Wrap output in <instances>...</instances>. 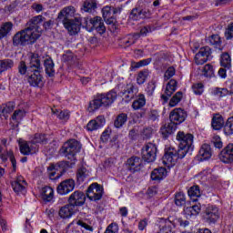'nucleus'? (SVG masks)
Segmentation results:
<instances>
[{"label": "nucleus", "instance_id": "nucleus-54", "mask_svg": "<svg viewBox=\"0 0 233 233\" xmlns=\"http://www.w3.org/2000/svg\"><path fill=\"white\" fill-rule=\"evenodd\" d=\"M192 90L196 96H201L205 92V86L201 83H197L192 86Z\"/></svg>", "mask_w": 233, "mask_h": 233}, {"label": "nucleus", "instance_id": "nucleus-4", "mask_svg": "<svg viewBox=\"0 0 233 233\" xmlns=\"http://www.w3.org/2000/svg\"><path fill=\"white\" fill-rule=\"evenodd\" d=\"M178 145V157H185L187 154L194 150V135L185 131H178L177 134Z\"/></svg>", "mask_w": 233, "mask_h": 233}, {"label": "nucleus", "instance_id": "nucleus-46", "mask_svg": "<svg viewBox=\"0 0 233 233\" xmlns=\"http://www.w3.org/2000/svg\"><path fill=\"white\" fill-rule=\"evenodd\" d=\"M53 113L56 114V116L60 119V121H68L70 119V112L68 110H63V111H54Z\"/></svg>", "mask_w": 233, "mask_h": 233}, {"label": "nucleus", "instance_id": "nucleus-34", "mask_svg": "<svg viewBox=\"0 0 233 233\" xmlns=\"http://www.w3.org/2000/svg\"><path fill=\"white\" fill-rule=\"evenodd\" d=\"M29 139L31 141V145H33L34 147H39V145L46 141V137H45V135L39 133L35 134Z\"/></svg>", "mask_w": 233, "mask_h": 233}, {"label": "nucleus", "instance_id": "nucleus-53", "mask_svg": "<svg viewBox=\"0 0 233 233\" xmlns=\"http://www.w3.org/2000/svg\"><path fill=\"white\" fill-rule=\"evenodd\" d=\"M151 59L148 58V59H144V60H141L139 62H132L131 63V68H141V66H147V65H150L151 63Z\"/></svg>", "mask_w": 233, "mask_h": 233}, {"label": "nucleus", "instance_id": "nucleus-6", "mask_svg": "<svg viewBox=\"0 0 233 233\" xmlns=\"http://www.w3.org/2000/svg\"><path fill=\"white\" fill-rule=\"evenodd\" d=\"M81 150V144L76 139L69 140L62 147V153L67 157L75 161L76 154Z\"/></svg>", "mask_w": 233, "mask_h": 233}, {"label": "nucleus", "instance_id": "nucleus-35", "mask_svg": "<svg viewBox=\"0 0 233 233\" xmlns=\"http://www.w3.org/2000/svg\"><path fill=\"white\" fill-rule=\"evenodd\" d=\"M97 8V1L96 0H86L83 5L82 10L84 12L92 13Z\"/></svg>", "mask_w": 233, "mask_h": 233}, {"label": "nucleus", "instance_id": "nucleus-13", "mask_svg": "<svg viewBox=\"0 0 233 233\" xmlns=\"http://www.w3.org/2000/svg\"><path fill=\"white\" fill-rule=\"evenodd\" d=\"M212 51L208 46H204L199 49L198 53L195 55V63L196 65H205L208 61Z\"/></svg>", "mask_w": 233, "mask_h": 233}, {"label": "nucleus", "instance_id": "nucleus-58", "mask_svg": "<svg viewBox=\"0 0 233 233\" xmlns=\"http://www.w3.org/2000/svg\"><path fill=\"white\" fill-rule=\"evenodd\" d=\"M137 39H139V34L137 33L135 35H130L125 43L127 46H130V45H134Z\"/></svg>", "mask_w": 233, "mask_h": 233}, {"label": "nucleus", "instance_id": "nucleus-33", "mask_svg": "<svg viewBox=\"0 0 233 233\" xmlns=\"http://www.w3.org/2000/svg\"><path fill=\"white\" fill-rule=\"evenodd\" d=\"M159 230L157 233H170L172 229L170 228V221L165 220L164 218H160L158 223Z\"/></svg>", "mask_w": 233, "mask_h": 233}, {"label": "nucleus", "instance_id": "nucleus-64", "mask_svg": "<svg viewBox=\"0 0 233 233\" xmlns=\"http://www.w3.org/2000/svg\"><path fill=\"white\" fill-rule=\"evenodd\" d=\"M147 225H148V221L147 219L140 220L138 223V229L145 230V228H147Z\"/></svg>", "mask_w": 233, "mask_h": 233}, {"label": "nucleus", "instance_id": "nucleus-15", "mask_svg": "<svg viewBox=\"0 0 233 233\" xmlns=\"http://www.w3.org/2000/svg\"><path fill=\"white\" fill-rule=\"evenodd\" d=\"M81 25H83V20L81 18H75L66 24H64V26L68 31L70 35H76V34H79Z\"/></svg>", "mask_w": 233, "mask_h": 233}, {"label": "nucleus", "instance_id": "nucleus-31", "mask_svg": "<svg viewBox=\"0 0 233 233\" xmlns=\"http://www.w3.org/2000/svg\"><path fill=\"white\" fill-rule=\"evenodd\" d=\"M40 194L45 201H52L54 199V189L50 187H42Z\"/></svg>", "mask_w": 233, "mask_h": 233}, {"label": "nucleus", "instance_id": "nucleus-57", "mask_svg": "<svg viewBox=\"0 0 233 233\" xmlns=\"http://www.w3.org/2000/svg\"><path fill=\"white\" fill-rule=\"evenodd\" d=\"M119 226L116 223H111L106 229L105 233H118Z\"/></svg>", "mask_w": 233, "mask_h": 233}, {"label": "nucleus", "instance_id": "nucleus-29", "mask_svg": "<svg viewBox=\"0 0 233 233\" xmlns=\"http://www.w3.org/2000/svg\"><path fill=\"white\" fill-rule=\"evenodd\" d=\"M14 24L12 22H5L0 26V40L5 39L12 32Z\"/></svg>", "mask_w": 233, "mask_h": 233}, {"label": "nucleus", "instance_id": "nucleus-2", "mask_svg": "<svg viewBox=\"0 0 233 233\" xmlns=\"http://www.w3.org/2000/svg\"><path fill=\"white\" fill-rule=\"evenodd\" d=\"M28 74H30L27 78L29 85H31V86H39L40 83L43 81V76H41V60L39 59V55L33 54L31 56Z\"/></svg>", "mask_w": 233, "mask_h": 233}, {"label": "nucleus", "instance_id": "nucleus-11", "mask_svg": "<svg viewBox=\"0 0 233 233\" xmlns=\"http://www.w3.org/2000/svg\"><path fill=\"white\" fill-rule=\"evenodd\" d=\"M86 196L90 201H99L103 198V188L98 184L93 183L87 188Z\"/></svg>", "mask_w": 233, "mask_h": 233}, {"label": "nucleus", "instance_id": "nucleus-1", "mask_svg": "<svg viewBox=\"0 0 233 233\" xmlns=\"http://www.w3.org/2000/svg\"><path fill=\"white\" fill-rule=\"evenodd\" d=\"M40 37L41 31L37 27H26L14 35L13 46H26V45H34Z\"/></svg>", "mask_w": 233, "mask_h": 233}, {"label": "nucleus", "instance_id": "nucleus-41", "mask_svg": "<svg viewBox=\"0 0 233 233\" xmlns=\"http://www.w3.org/2000/svg\"><path fill=\"white\" fill-rule=\"evenodd\" d=\"M15 108L14 103L9 102L6 105H3L0 108V116H4V117H6L7 114H10V112H13Z\"/></svg>", "mask_w": 233, "mask_h": 233}, {"label": "nucleus", "instance_id": "nucleus-19", "mask_svg": "<svg viewBox=\"0 0 233 233\" xmlns=\"http://www.w3.org/2000/svg\"><path fill=\"white\" fill-rule=\"evenodd\" d=\"M76 210L77 209H76V206L67 204L60 208L58 215L61 219H70V218L76 214Z\"/></svg>", "mask_w": 233, "mask_h": 233}, {"label": "nucleus", "instance_id": "nucleus-20", "mask_svg": "<svg viewBox=\"0 0 233 233\" xmlns=\"http://www.w3.org/2000/svg\"><path fill=\"white\" fill-rule=\"evenodd\" d=\"M86 197L81 191H75L69 197V204L74 205V207H81V205H85V201Z\"/></svg>", "mask_w": 233, "mask_h": 233}, {"label": "nucleus", "instance_id": "nucleus-32", "mask_svg": "<svg viewBox=\"0 0 233 233\" xmlns=\"http://www.w3.org/2000/svg\"><path fill=\"white\" fill-rule=\"evenodd\" d=\"M122 97L127 103L134 98V86L132 84L127 86L124 92H122Z\"/></svg>", "mask_w": 233, "mask_h": 233}, {"label": "nucleus", "instance_id": "nucleus-24", "mask_svg": "<svg viewBox=\"0 0 233 233\" xmlns=\"http://www.w3.org/2000/svg\"><path fill=\"white\" fill-rule=\"evenodd\" d=\"M177 88V82L171 79L166 86L165 94L161 96L162 99H164V101H168V97H170V96L176 92Z\"/></svg>", "mask_w": 233, "mask_h": 233}, {"label": "nucleus", "instance_id": "nucleus-28", "mask_svg": "<svg viewBox=\"0 0 233 233\" xmlns=\"http://www.w3.org/2000/svg\"><path fill=\"white\" fill-rule=\"evenodd\" d=\"M220 66L227 70H230L232 68V56L230 54L225 52L220 56Z\"/></svg>", "mask_w": 233, "mask_h": 233}, {"label": "nucleus", "instance_id": "nucleus-48", "mask_svg": "<svg viewBox=\"0 0 233 233\" xmlns=\"http://www.w3.org/2000/svg\"><path fill=\"white\" fill-rule=\"evenodd\" d=\"M148 76H150L148 70L140 71L137 76V85H143L148 79Z\"/></svg>", "mask_w": 233, "mask_h": 233}, {"label": "nucleus", "instance_id": "nucleus-30", "mask_svg": "<svg viewBox=\"0 0 233 233\" xmlns=\"http://www.w3.org/2000/svg\"><path fill=\"white\" fill-rule=\"evenodd\" d=\"M223 125H225V120L221 115H216L213 116L211 127L214 130H221V128H223Z\"/></svg>", "mask_w": 233, "mask_h": 233}, {"label": "nucleus", "instance_id": "nucleus-27", "mask_svg": "<svg viewBox=\"0 0 233 233\" xmlns=\"http://www.w3.org/2000/svg\"><path fill=\"white\" fill-rule=\"evenodd\" d=\"M167 177V169L165 167L155 168L151 172V179L153 181H162Z\"/></svg>", "mask_w": 233, "mask_h": 233}, {"label": "nucleus", "instance_id": "nucleus-55", "mask_svg": "<svg viewBox=\"0 0 233 233\" xmlns=\"http://www.w3.org/2000/svg\"><path fill=\"white\" fill-rule=\"evenodd\" d=\"M156 85H157V81L156 80H151L146 88V92L147 96H152L154 94V91L156 90Z\"/></svg>", "mask_w": 233, "mask_h": 233}, {"label": "nucleus", "instance_id": "nucleus-16", "mask_svg": "<svg viewBox=\"0 0 233 233\" xmlns=\"http://www.w3.org/2000/svg\"><path fill=\"white\" fill-rule=\"evenodd\" d=\"M26 180L23 176H18L11 183L12 188L15 194H25L26 192Z\"/></svg>", "mask_w": 233, "mask_h": 233}, {"label": "nucleus", "instance_id": "nucleus-40", "mask_svg": "<svg viewBox=\"0 0 233 233\" xmlns=\"http://www.w3.org/2000/svg\"><path fill=\"white\" fill-rule=\"evenodd\" d=\"M90 176V172L86 169V167H80L76 174V179L79 183H83L86 177Z\"/></svg>", "mask_w": 233, "mask_h": 233}, {"label": "nucleus", "instance_id": "nucleus-25", "mask_svg": "<svg viewBox=\"0 0 233 233\" xmlns=\"http://www.w3.org/2000/svg\"><path fill=\"white\" fill-rule=\"evenodd\" d=\"M200 161H207L212 157V148L208 144H203L198 151Z\"/></svg>", "mask_w": 233, "mask_h": 233}, {"label": "nucleus", "instance_id": "nucleus-49", "mask_svg": "<svg viewBox=\"0 0 233 233\" xmlns=\"http://www.w3.org/2000/svg\"><path fill=\"white\" fill-rule=\"evenodd\" d=\"M187 201V198H185V193L183 192H178L175 196V205L177 207H183Z\"/></svg>", "mask_w": 233, "mask_h": 233}, {"label": "nucleus", "instance_id": "nucleus-10", "mask_svg": "<svg viewBox=\"0 0 233 233\" xmlns=\"http://www.w3.org/2000/svg\"><path fill=\"white\" fill-rule=\"evenodd\" d=\"M18 145L20 152L23 154V156H30V154H37V152H39V147L34 146V144L31 143V140L28 142L19 138Z\"/></svg>", "mask_w": 233, "mask_h": 233}, {"label": "nucleus", "instance_id": "nucleus-47", "mask_svg": "<svg viewBox=\"0 0 233 233\" xmlns=\"http://www.w3.org/2000/svg\"><path fill=\"white\" fill-rule=\"evenodd\" d=\"M26 116V113L23 109H17L14 112L13 116H11L12 121H15V123H19V121L23 120V117Z\"/></svg>", "mask_w": 233, "mask_h": 233}, {"label": "nucleus", "instance_id": "nucleus-37", "mask_svg": "<svg viewBox=\"0 0 233 233\" xmlns=\"http://www.w3.org/2000/svg\"><path fill=\"white\" fill-rule=\"evenodd\" d=\"M11 68H14V60H0V74H3V72H6V70H10Z\"/></svg>", "mask_w": 233, "mask_h": 233}, {"label": "nucleus", "instance_id": "nucleus-38", "mask_svg": "<svg viewBox=\"0 0 233 233\" xmlns=\"http://www.w3.org/2000/svg\"><path fill=\"white\" fill-rule=\"evenodd\" d=\"M145 105H147L145 95H139L138 98L133 102L132 108L134 110H139L140 108H143Z\"/></svg>", "mask_w": 233, "mask_h": 233}, {"label": "nucleus", "instance_id": "nucleus-18", "mask_svg": "<svg viewBox=\"0 0 233 233\" xmlns=\"http://www.w3.org/2000/svg\"><path fill=\"white\" fill-rule=\"evenodd\" d=\"M119 13H121L120 8H112L108 5L105 6L102 9V15L106 23H107V25H113V23H116V18L112 17V14H119Z\"/></svg>", "mask_w": 233, "mask_h": 233}, {"label": "nucleus", "instance_id": "nucleus-9", "mask_svg": "<svg viewBox=\"0 0 233 233\" xmlns=\"http://www.w3.org/2000/svg\"><path fill=\"white\" fill-rule=\"evenodd\" d=\"M179 149L177 151L174 149H169L164 157H162V163L165 165V167H167V168H170L177 163V159H183V157H179L178 155Z\"/></svg>", "mask_w": 233, "mask_h": 233}, {"label": "nucleus", "instance_id": "nucleus-36", "mask_svg": "<svg viewBox=\"0 0 233 233\" xmlns=\"http://www.w3.org/2000/svg\"><path fill=\"white\" fill-rule=\"evenodd\" d=\"M44 66L47 76H52L54 74H56V69L54 68V60H52V58H46L44 62Z\"/></svg>", "mask_w": 233, "mask_h": 233}, {"label": "nucleus", "instance_id": "nucleus-5", "mask_svg": "<svg viewBox=\"0 0 233 233\" xmlns=\"http://www.w3.org/2000/svg\"><path fill=\"white\" fill-rule=\"evenodd\" d=\"M84 25L87 32H93L96 30L97 34H105L106 32V27H105V23L103 18L100 16H95L93 18H84Z\"/></svg>", "mask_w": 233, "mask_h": 233}, {"label": "nucleus", "instance_id": "nucleus-51", "mask_svg": "<svg viewBox=\"0 0 233 233\" xmlns=\"http://www.w3.org/2000/svg\"><path fill=\"white\" fill-rule=\"evenodd\" d=\"M202 74L205 77H214V66H212V65L207 64L203 67Z\"/></svg>", "mask_w": 233, "mask_h": 233}, {"label": "nucleus", "instance_id": "nucleus-39", "mask_svg": "<svg viewBox=\"0 0 233 233\" xmlns=\"http://www.w3.org/2000/svg\"><path fill=\"white\" fill-rule=\"evenodd\" d=\"M69 227H80L81 228H84V230H87L88 232H94V228L92 226L86 224L83 220H74Z\"/></svg>", "mask_w": 233, "mask_h": 233}, {"label": "nucleus", "instance_id": "nucleus-44", "mask_svg": "<svg viewBox=\"0 0 233 233\" xmlns=\"http://www.w3.org/2000/svg\"><path fill=\"white\" fill-rule=\"evenodd\" d=\"M213 94L217 97H226V96H230L233 94V91H228L227 88L217 87L214 89Z\"/></svg>", "mask_w": 233, "mask_h": 233}, {"label": "nucleus", "instance_id": "nucleus-21", "mask_svg": "<svg viewBox=\"0 0 233 233\" xmlns=\"http://www.w3.org/2000/svg\"><path fill=\"white\" fill-rule=\"evenodd\" d=\"M219 159L222 163L233 162V144H228L219 154Z\"/></svg>", "mask_w": 233, "mask_h": 233}, {"label": "nucleus", "instance_id": "nucleus-60", "mask_svg": "<svg viewBox=\"0 0 233 233\" xmlns=\"http://www.w3.org/2000/svg\"><path fill=\"white\" fill-rule=\"evenodd\" d=\"M175 223L176 225H179V227H182L183 228H186V227H188V225H190V222L188 220H183V218H176Z\"/></svg>", "mask_w": 233, "mask_h": 233}, {"label": "nucleus", "instance_id": "nucleus-56", "mask_svg": "<svg viewBox=\"0 0 233 233\" xmlns=\"http://www.w3.org/2000/svg\"><path fill=\"white\" fill-rule=\"evenodd\" d=\"M175 75H176V68L172 66L168 67L164 75L165 81H168V79H170V77H174Z\"/></svg>", "mask_w": 233, "mask_h": 233}, {"label": "nucleus", "instance_id": "nucleus-17", "mask_svg": "<svg viewBox=\"0 0 233 233\" xmlns=\"http://www.w3.org/2000/svg\"><path fill=\"white\" fill-rule=\"evenodd\" d=\"M106 123V120L105 119L104 116H98L96 119L90 120L86 127V130L87 132H94L96 130H99V128H102V127H105V124Z\"/></svg>", "mask_w": 233, "mask_h": 233}, {"label": "nucleus", "instance_id": "nucleus-14", "mask_svg": "<svg viewBox=\"0 0 233 233\" xmlns=\"http://www.w3.org/2000/svg\"><path fill=\"white\" fill-rule=\"evenodd\" d=\"M169 118L174 125H181L187 119V112L182 108H176L170 113Z\"/></svg>", "mask_w": 233, "mask_h": 233}, {"label": "nucleus", "instance_id": "nucleus-7", "mask_svg": "<svg viewBox=\"0 0 233 233\" xmlns=\"http://www.w3.org/2000/svg\"><path fill=\"white\" fill-rule=\"evenodd\" d=\"M157 154V147L156 144L147 143L142 148V159L147 161V163H154L156 161V157Z\"/></svg>", "mask_w": 233, "mask_h": 233}, {"label": "nucleus", "instance_id": "nucleus-43", "mask_svg": "<svg viewBox=\"0 0 233 233\" xmlns=\"http://www.w3.org/2000/svg\"><path fill=\"white\" fill-rule=\"evenodd\" d=\"M127 119H128V116H127V114L122 113L118 115L116 119L115 120L116 128H121V127H123V125L127 123Z\"/></svg>", "mask_w": 233, "mask_h": 233}, {"label": "nucleus", "instance_id": "nucleus-63", "mask_svg": "<svg viewBox=\"0 0 233 233\" xmlns=\"http://www.w3.org/2000/svg\"><path fill=\"white\" fill-rule=\"evenodd\" d=\"M109 137H110V131L105 130L102 133L101 141H103V143H106V141H108Z\"/></svg>", "mask_w": 233, "mask_h": 233}, {"label": "nucleus", "instance_id": "nucleus-22", "mask_svg": "<svg viewBox=\"0 0 233 233\" xmlns=\"http://www.w3.org/2000/svg\"><path fill=\"white\" fill-rule=\"evenodd\" d=\"M127 167L130 172H139L143 167V160L137 157H132L131 158L127 159Z\"/></svg>", "mask_w": 233, "mask_h": 233}, {"label": "nucleus", "instance_id": "nucleus-45", "mask_svg": "<svg viewBox=\"0 0 233 233\" xmlns=\"http://www.w3.org/2000/svg\"><path fill=\"white\" fill-rule=\"evenodd\" d=\"M183 99V93L178 91L175 94V96L169 101V106L174 107L177 106L181 100Z\"/></svg>", "mask_w": 233, "mask_h": 233}, {"label": "nucleus", "instance_id": "nucleus-12", "mask_svg": "<svg viewBox=\"0 0 233 233\" xmlns=\"http://www.w3.org/2000/svg\"><path fill=\"white\" fill-rule=\"evenodd\" d=\"M76 188V181L74 179L69 178L62 181L56 187V192L60 196H66V194H70Z\"/></svg>", "mask_w": 233, "mask_h": 233}, {"label": "nucleus", "instance_id": "nucleus-61", "mask_svg": "<svg viewBox=\"0 0 233 233\" xmlns=\"http://www.w3.org/2000/svg\"><path fill=\"white\" fill-rule=\"evenodd\" d=\"M19 74L22 76H25L26 72L28 73V67H26V64L25 62H20V65L18 66Z\"/></svg>", "mask_w": 233, "mask_h": 233}, {"label": "nucleus", "instance_id": "nucleus-62", "mask_svg": "<svg viewBox=\"0 0 233 233\" xmlns=\"http://www.w3.org/2000/svg\"><path fill=\"white\" fill-rule=\"evenodd\" d=\"M150 32H152V29L149 26H144L140 29V33L138 34L139 37H141V35L145 37V35H148Z\"/></svg>", "mask_w": 233, "mask_h": 233}, {"label": "nucleus", "instance_id": "nucleus-42", "mask_svg": "<svg viewBox=\"0 0 233 233\" xmlns=\"http://www.w3.org/2000/svg\"><path fill=\"white\" fill-rule=\"evenodd\" d=\"M44 21H45V17H43V15L35 16L31 19L32 25L29 26V28H37L41 34L42 31L39 25H41V23H44Z\"/></svg>", "mask_w": 233, "mask_h": 233}, {"label": "nucleus", "instance_id": "nucleus-8", "mask_svg": "<svg viewBox=\"0 0 233 233\" xmlns=\"http://www.w3.org/2000/svg\"><path fill=\"white\" fill-rule=\"evenodd\" d=\"M76 18V8L72 5L64 7L59 13H58V21L63 23V25H66V23H70V21H73Z\"/></svg>", "mask_w": 233, "mask_h": 233}, {"label": "nucleus", "instance_id": "nucleus-26", "mask_svg": "<svg viewBox=\"0 0 233 233\" xmlns=\"http://www.w3.org/2000/svg\"><path fill=\"white\" fill-rule=\"evenodd\" d=\"M199 212H201V204L184 208V216L187 219H190L193 216H198Z\"/></svg>", "mask_w": 233, "mask_h": 233}, {"label": "nucleus", "instance_id": "nucleus-23", "mask_svg": "<svg viewBox=\"0 0 233 233\" xmlns=\"http://www.w3.org/2000/svg\"><path fill=\"white\" fill-rule=\"evenodd\" d=\"M206 218L210 223H216L219 219V209L216 206H208L206 209Z\"/></svg>", "mask_w": 233, "mask_h": 233}, {"label": "nucleus", "instance_id": "nucleus-3", "mask_svg": "<svg viewBox=\"0 0 233 233\" xmlns=\"http://www.w3.org/2000/svg\"><path fill=\"white\" fill-rule=\"evenodd\" d=\"M117 99V93L115 90H111L107 93L97 94L95 98L89 103V112H96L99 110L101 106H110Z\"/></svg>", "mask_w": 233, "mask_h": 233}, {"label": "nucleus", "instance_id": "nucleus-52", "mask_svg": "<svg viewBox=\"0 0 233 233\" xmlns=\"http://www.w3.org/2000/svg\"><path fill=\"white\" fill-rule=\"evenodd\" d=\"M189 198H199L201 196V190L198 186H193L187 190Z\"/></svg>", "mask_w": 233, "mask_h": 233}, {"label": "nucleus", "instance_id": "nucleus-50", "mask_svg": "<svg viewBox=\"0 0 233 233\" xmlns=\"http://www.w3.org/2000/svg\"><path fill=\"white\" fill-rule=\"evenodd\" d=\"M224 133L226 136H232L233 134V117H229L224 126Z\"/></svg>", "mask_w": 233, "mask_h": 233}, {"label": "nucleus", "instance_id": "nucleus-59", "mask_svg": "<svg viewBox=\"0 0 233 233\" xmlns=\"http://www.w3.org/2000/svg\"><path fill=\"white\" fill-rule=\"evenodd\" d=\"M160 134H162L164 137H168V136L172 134V129L170 128V126H165L164 127H161Z\"/></svg>", "mask_w": 233, "mask_h": 233}]
</instances>
